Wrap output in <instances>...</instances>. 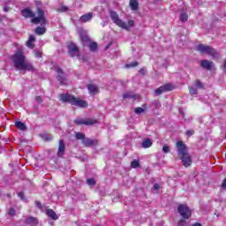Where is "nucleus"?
<instances>
[{"mask_svg":"<svg viewBox=\"0 0 226 226\" xmlns=\"http://www.w3.org/2000/svg\"><path fill=\"white\" fill-rule=\"evenodd\" d=\"M12 62L14 63L16 70H19V72H34L33 64L26 59V56L22 50H18L12 56Z\"/></svg>","mask_w":226,"mask_h":226,"instance_id":"nucleus-1","label":"nucleus"},{"mask_svg":"<svg viewBox=\"0 0 226 226\" xmlns=\"http://www.w3.org/2000/svg\"><path fill=\"white\" fill-rule=\"evenodd\" d=\"M36 13L33 12L29 9H24L21 11V15L23 17H25L26 19H32V24H41V26H45V24H47V19L45 18V11L38 8Z\"/></svg>","mask_w":226,"mask_h":226,"instance_id":"nucleus-2","label":"nucleus"},{"mask_svg":"<svg viewBox=\"0 0 226 226\" xmlns=\"http://www.w3.org/2000/svg\"><path fill=\"white\" fill-rule=\"evenodd\" d=\"M178 157L181 160L184 167H190L192 165V156L188 153V147L183 141H177L176 143Z\"/></svg>","mask_w":226,"mask_h":226,"instance_id":"nucleus-3","label":"nucleus"},{"mask_svg":"<svg viewBox=\"0 0 226 226\" xmlns=\"http://www.w3.org/2000/svg\"><path fill=\"white\" fill-rule=\"evenodd\" d=\"M109 17L116 26L121 27L122 29H125V31H130V29L135 26V21H133V19H130L126 24V22L119 19V15L115 11H110Z\"/></svg>","mask_w":226,"mask_h":226,"instance_id":"nucleus-4","label":"nucleus"},{"mask_svg":"<svg viewBox=\"0 0 226 226\" xmlns=\"http://www.w3.org/2000/svg\"><path fill=\"white\" fill-rule=\"evenodd\" d=\"M60 98L62 102L71 103V105H74V107H80L81 109H86V107H87V102L86 101L77 98L70 94H60Z\"/></svg>","mask_w":226,"mask_h":226,"instance_id":"nucleus-5","label":"nucleus"},{"mask_svg":"<svg viewBox=\"0 0 226 226\" xmlns=\"http://www.w3.org/2000/svg\"><path fill=\"white\" fill-rule=\"evenodd\" d=\"M196 50L198 52H200L201 54H207V56H211L213 59H219L220 58V54L216 49H215L211 46H206L204 44H199L196 46Z\"/></svg>","mask_w":226,"mask_h":226,"instance_id":"nucleus-6","label":"nucleus"},{"mask_svg":"<svg viewBox=\"0 0 226 226\" xmlns=\"http://www.w3.org/2000/svg\"><path fill=\"white\" fill-rule=\"evenodd\" d=\"M177 211L180 215V216H182V218H184V220H190V218H192V210L190 209V207L186 205H179L177 207Z\"/></svg>","mask_w":226,"mask_h":226,"instance_id":"nucleus-7","label":"nucleus"},{"mask_svg":"<svg viewBox=\"0 0 226 226\" xmlns=\"http://www.w3.org/2000/svg\"><path fill=\"white\" fill-rule=\"evenodd\" d=\"M67 49H68V54L71 57H79L80 51H79V47H77L75 43L69 42Z\"/></svg>","mask_w":226,"mask_h":226,"instance_id":"nucleus-8","label":"nucleus"},{"mask_svg":"<svg viewBox=\"0 0 226 226\" xmlns=\"http://www.w3.org/2000/svg\"><path fill=\"white\" fill-rule=\"evenodd\" d=\"M75 124L80 125V124H85L86 126H91L93 124H96L98 123V120L93 119V118H80L78 117L74 120Z\"/></svg>","mask_w":226,"mask_h":226,"instance_id":"nucleus-9","label":"nucleus"},{"mask_svg":"<svg viewBox=\"0 0 226 226\" xmlns=\"http://www.w3.org/2000/svg\"><path fill=\"white\" fill-rule=\"evenodd\" d=\"M56 73H58L56 79L58 80V82H60V86H67L68 85V79H66V77H64V72H63V70L59 67H57L56 69Z\"/></svg>","mask_w":226,"mask_h":226,"instance_id":"nucleus-10","label":"nucleus"},{"mask_svg":"<svg viewBox=\"0 0 226 226\" xmlns=\"http://www.w3.org/2000/svg\"><path fill=\"white\" fill-rule=\"evenodd\" d=\"M174 89V86L172 84H166L162 85L159 88L155 89V94H162V93H165V91H172Z\"/></svg>","mask_w":226,"mask_h":226,"instance_id":"nucleus-11","label":"nucleus"},{"mask_svg":"<svg viewBox=\"0 0 226 226\" xmlns=\"http://www.w3.org/2000/svg\"><path fill=\"white\" fill-rule=\"evenodd\" d=\"M83 146L85 147H93L94 146H98V139H91L89 138H85L82 141Z\"/></svg>","mask_w":226,"mask_h":226,"instance_id":"nucleus-12","label":"nucleus"},{"mask_svg":"<svg viewBox=\"0 0 226 226\" xmlns=\"http://www.w3.org/2000/svg\"><path fill=\"white\" fill-rule=\"evenodd\" d=\"M65 149H66V145L64 144V140L60 139L58 143V151H57V156H59V158H63Z\"/></svg>","mask_w":226,"mask_h":226,"instance_id":"nucleus-13","label":"nucleus"},{"mask_svg":"<svg viewBox=\"0 0 226 226\" xmlns=\"http://www.w3.org/2000/svg\"><path fill=\"white\" fill-rule=\"evenodd\" d=\"M87 89L90 94H98V93H100V88H98V87L94 84L87 85Z\"/></svg>","mask_w":226,"mask_h":226,"instance_id":"nucleus-14","label":"nucleus"},{"mask_svg":"<svg viewBox=\"0 0 226 226\" xmlns=\"http://www.w3.org/2000/svg\"><path fill=\"white\" fill-rule=\"evenodd\" d=\"M200 66L205 70H211V68H213V62L209 60H202L200 62Z\"/></svg>","mask_w":226,"mask_h":226,"instance_id":"nucleus-15","label":"nucleus"},{"mask_svg":"<svg viewBox=\"0 0 226 226\" xmlns=\"http://www.w3.org/2000/svg\"><path fill=\"white\" fill-rule=\"evenodd\" d=\"M26 223H27L30 226H36L38 225V219L36 217L28 216L26 219Z\"/></svg>","mask_w":226,"mask_h":226,"instance_id":"nucleus-16","label":"nucleus"},{"mask_svg":"<svg viewBox=\"0 0 226 226\" xmlns=\"http://www.w3.org/2000/svg\"><path fill=\"white\" fill-rule=\"evenodd\" d=\"M93 19V12H88L79 18L80 22H89Z\"/></svg>","mask_w":226,"mask_h":226,"instance_id":"nucleus-17","label":"nucleus"},{"mask_svg":"<svg viewBox=\"0 0 226 226\" xmlns=\"http://www.w3.org/2000/svg\"><path fill=\"white\" fill-rule=\"evenodd\" d=\"M46 215L49 217L52 218V220H57L59 217L57 216V214L54 212L52 209H48L46 210Z\"/></svg>","mask_w":226,"mask_h":226,"instance_id":"nucleus-18","label":"nucleus"},{"mask_svg":"<svg viewBox=\"0 0 226 226\" xmlns=\"http://www.w3.org/2000/svg\"><path fill=\"white\" fill-rule=\"evenodd\" d=\"M151 146H153V141H151L150 139H146L141 143V147H143L144 149H147L148 147H151Z\"/></svg>","mask_w":226,"mask_h":226,"instance_id":"nucleus-19","label":"nucleus"},{"mask_svg":"<svg viewBox=\"0 0 226 226\" xmlns=\"http://www.w3.org/2000/svg\"><path fill=\"white\" fill-rule=\"evenodd\" d=\"M129 4L133 11H137V10H139V2L137 0H130Z\"/></svg>","mask_w":226,"mask_h":226,"instance_id":"nucleus-20","label":"nucleus"},{"mask_svg":"<svg viewBox=\"0 0 226 226\" xmlns=\"http://www.w3.org/2000/svg\"><path fill=\"white\" fill-rule=\"evenodd\" d=\"M123 98L124 99V100H126V99H130V100H137V95H135L133 93H132V92H126V93H124V94H123Z\"/></svg>","mask_w":226,"mask_h":226,"instance_id":"nucleus-21","label":"nucleus"},{"mask_svg":"<svg viewBox=\"0 0 226 226\" xmlns=\"http://www.w3.org/2000/svg\"><path fill=\"white\" fill-rule=\"evenodd\" d=\"M45 33H47V28H45V26H37L35 28V34H39V36L45 34Z\"/></svg>","mask_w":226,"mask_h":226,"instance_id":"nucleus-22","label":"nucleus"},{"mask_svg":"<svg viewBox=\"0 0 226 226\" xmlns=\"http://www.w3.org/2000/svg\"><path fill=\"white\" fill-rule=\"evenodd\" d=\"M15 125L17 126V128L19 130H21L22 132H26V130H27V127L26 126V124H24L20 121L16 122Z\"/></svg>","mask_w":226,"mask_h":226,"instance_id":"nucleus-23","label":"nucleus"},{"mask_svg":"<svg viewBox=\"0 0 226 226\" xmlns=\"http://www.w3.org/2000/svg\"><path fill=\"white\" fill-rule=\"evenodd\" d=\"M75 138L77 139V140H82V142H84V140L86 139V134L82 132H76Z\"/></svg>","mask_w":226,"mask_h":226,"instance_id":"nucleus-24","label":"nucleus"},{"mask_svg":"<svg viewBox=\"0 0 226 226\" xmlns=\"http://www.w3.org/2000/svg\"><path fill=\"white\" fill-rule=\"evenodd\" d=\"M194 86L198 89H204V84L200 82V79H196L195 82H194Z\"/></svg>","mask_w":226,"mask_h":226,"instance_id":"nucleus-25","label":"nucleus"},{"mask_svg":"<svg viewBox=\"0 0 226 226\" xmlns=\"http://www.w3.org/2000/svg\"><path fill=\"white\" fill-rule=\"evenodd\" d=\"M180 20H181V22H186V20H188V14L182 11L180 13Z\"/></svg>","mask_w":226,"mask_h":226,"instance_id":"nucleus-26","label":"nucleus"},{"mask_svg":"<svg viewBox=\"0 0 226 226\" xmlns=\"http://www.w3.org/2000/svg\"><path fill=\"white\" fill-rule=\"evenodd\" d=\"M131 167L132 169H137L138 167H140V163L139 162V161L134 160L131 162Z\"/></svg>","mask_w":226,"mask_h":226,"instance_id":"nucleus-27","label":"nucleus"},{"mask_svg":"<svg viewBox=\"0 0 226 226\" xmlns=\"http://www.w3.org/2000/svg\"><path fill=\"white\" fill-rule=\"evenodd\" d=\"M135 66H139V62H132L131 64H125V68H135Z\"/></svg>","mask_w":226,"mask_h":226,"instance_id":"nucleus-28","label":"nucleus"},{"mask_svg":"<svg viewBox=\"0 0 226 226\" xmlns=\"http://www.w3.org/2000/svg\"><path fill=\"white\" fill-rule=\"evenodd\" d=\"M56 11H58V13H64V11H68V7L63 5L60 8H58Z\"/></svg>","mask_w":226,"mask_h":226,"instance_id":"nucleus-29","label":"nucleus"},{"mask_svg":"<svg viewBox=\"0 0 226 226\" xmlns=\"http://www.w3.org/2000/svg\"><path fill=\"white\" fill-rule=\"evenodd\" d=\"M80 40L81 41H89V36H87L86 34H81Z\"/></svg>","mask_w":226,"mask_h":226,"instance_id":"nucleus-30","label":"nucleus"},{"mask_svg":"<svg viewBox=\"0 0 226 226\" xmlns=\"http://www.w3.org/2000/svg\"><path fill=\"white\" fill-rule=\"evenodd\" d=\"M87 183L89 186H94L96 185V182L94 181V178H89L87 180Z\"/></svg>","mask_w":226,"mask_h":226,"instance_id":"nucleus-31","label":"nucleus"},{"mask_svg":"<svg viewBox=\"0 0 226 226\" xmlns=\"http://www.w3.org/2000/svg\"><path fill=\"white\" fill-rule=\"evenodd\" d=\"M89 49L90 50H96V49H98V44L96 42H92L89 45Z\"/></svg>","mask_w":226,"mask_h":226,"instance_id":"nucleus-32","label":"nucleus"},{"mask_svg":"<svg viewBox=\"0 0 226 226\" xmlns=\"http://www.w3.org/2000/svg\"><path fill=\"white\" fill-rule=\"evenodd\" d=\"M146 109H144V108L141 107H138L134 109L135 114H142V112H145Z\"/></svg>","mask_w":226,"mask_h":226,"instance_id":"nucleus-33","label":"nucleus"},{"mask_svg":"<svg viewBox=\"0 0 226 226\" xmlns=\"http://www.w3.org/2000/svg\"><path fill=\"white\" fill-rule=\"evenodd\" d=\"M8 215H9V216H15V215H16L15 208L11 207V208L9 209V211H8Z\"/></svg>","mask_w":226,"mask_h":226,"instance_id":"nucleus-34","label":"nucleus"},{"mask_svg":"<svg viewBox=\"0 0 226 226\" xmlns=\"http://www.w3.org/2000/svg\"><path fill=\"white\" fill-rule=\"evenodd\" d=\"M189 93L191 94H197V90L195 89V87H189Z\"/></svg>","mask_w":226,"mask_h":226,"instance_id":"nucleus-35","label":"nucleus"},{"mask_svg":"<svg viewBox=\"0 0 226 226\" xmlns=\"http://www.w3.org/2000/svg\"><path fill=\"white\" fill-rule=\"evenodd\" d=\"M162 151H163V153H170V147H169V146H167V145H164L163 147H162Z\"/></svg>","mask_w":226,"mask_h":226,"instance_id":"nucleus-36","label":"nucleus"},{"mask_svg":"<svg viewBox=\"0 0 226 226\" xmlns=\"http://www.w3.org/2000/svg\"><path fill=\"white\" fill-rule=\"evenodd\" d=\"M35 206L38 207V209H43V204H41L40 201H35Z\"/></svg>","mask_w":226,"mask_h":226,"instance_id":"nucleus-37","label":"nucleus"},{"mask_svg":"<svg viewBox=\"0 0 226 226\" xmlns=\"http://www.w3.org/2000/svg\"><path fill=\"white\" fill-rule=\"evenodd\" d=\"M26 47H28V49H34V44H33L31 41H27Z\"/></svg>","mask_w":226,"mask_h":226,"instance_id":"nucleus-38","label":"nucleus"},{"mask_svg":"<svg viewBox=\"0 0 226 226\" xmlns=\"http://www.w3.org/2000/svg\"><path fill=\"white\" fill-rule=\"evenodd\" d=\"M177 226H186V221H185V219L180 220L177 222Z\"/></svg>","mask_w":226,"mask_h":226,"instance_id":"nucleus-39","label":"nucleus"},{"mask_svg":"<svg viewBox=\"0 0 226 226\" xmlns=\"http://www.w3.org/2000/svg\"><path fill=\"white\" fill-rule=\"evenodd\" d=\"M195 133V131L194 130H188L186 132V135L187 137H192V135H193Z\"/></svg>","mask_w":226,"mask_h":226,"instance_id":"nucleus-40","label":"nucleus"},{"mask_svg":"<svg viewBox=\"0 0 226 226\" xmlns=\"http://www.w3.org/2000/svg\"><path fill=\"white\" fill-rule=\"evenodd\" d=\"M35 102H37V103H41V102H43V101L41 100V96L37 95V96L35 97Z\"/></svg>","mask_w":226,"mask_h":226,"instance_id":"nucleus-41","label":"nucleus"},{"mask_svg":"<svg viewBox=\"0 0 226 226\" xmlns=\"http://www.w3.org/2000/svg\"><path fill=\"white\" fill-rule=\"evenodd\" d=\"M34 56H35V57H38V58H40V57H41V51H34Z\"/></svg>","mask_w":226,"mask_h":226,"instance_id":"nucleus-42","label":"nucleus"},{"mask_svg":"<svg viewBox=\"0 0 226 226\" xmlns=\"http://www.w3.org/2000/svg\"><path fill=\"white\" fill-rule=\"evenodd\" d=\"M139 73H140L141 75H146V73H147V71L146 69H144V68H141V69L139 70Z\"/></svg>","mask_w":226,"mask_h":226,"instance_id":"nucleus-43","label":"nucleus"},{"mask_svg":"<svg viewBox=\"0 0 226 226\" xmlns=\"http://www.w3.org/2000/svg\"><path fill=\"white\" fill-rule=\"evenodd\" d=\"M35 40H36V37H34V35H30L28 41H32V43H33L34 41H35Z\"/></svg>","mask_w":226,"mask_h":226,"instance_id":"nucleus-44","label":"nucleus"},{"mask_svg":"<svg viewBox=\"0 0 226 226\" xmlns=\"http://www.w3.org/2000/svg\"><path fill=\"white\" fill-rule=\"evenodd\" d=\"M222 190H226V178L223 180V182L222 184Z\"/></svg>","mask_w":226,"mask_h":226,"instance_id":"nucleus-45","label":"nucleus"},{"mask_svg":"<svg viewBox=\"0 0 226 226\" xmlns=\"http://www.w3.org/2000/svg\"><path fill=\"white\" fill-rule=\"evenodd\" d=\"M18 196L21 199V200H24V192H19Z\"/></svg>","mask_w":226,"mask_h":226,"instance_id":"nucleus-46","label":"nucleus"},{"mask_svg":"<svg viewBox=\"0 0 226 226\" xmlns=\"http://www.w3.org/2000/svg\"><path fill=\"white\" fill-rule=\"evenodd\" d=\"M154 190H160V184H154Z\"/></svg>","mask_w":226,"mask_h":226,"instance_id":"nucleus-47","label":"nucleus"},{"mask_svg":"<svg viewBox=\"0 0 226 226\" xmlns=\"http://www.w3.org/2000/svg\"><path fill=\"white\" fill-rule=\"evenodd\" d=\"M4 11H5V12L10 11V7H8V6L4 7Z\"/></svg>","mask_w":226,"mask_h":226,"instance_id":"nucleus-48","label":"nucleus"},{"mask_svg":"<svg viewBox=\"0 0 226 226\" xmlns=\"http://www.w3.org/2000/svg\"><path fill=\"white\" fill-rule=\"evenodd\" d=\"M179 114L182 115L183 117H185V112H183L181 109H179Z\"/></svg>","mask_w":226,"mask_h":226,"instance_id":"nucleus-49","label":"nucleus"},{"mask_svg":"<svg viewBox=\"0 0 226 226\" xmlns=\"http://www.w3.org/2000/svg\"><path fill=\"white\" fill-rule=\"evenodd\" d=\"M192 226H202V224L199 223V222H196L194 223Z\"/></svg>","mask_w":226,"mask_h":226,"instance_id":"nucleus-50","label":"nucleus"},{"mask_svg":"<svg viewBox=\"0 0 226 226\" xmlns=\"http://www.w3.org/2000/svg\"><path fill=\"white\" fill-rule=\"evenodd\" d=\"M45 140H52V139L49 138V137H46L45 138Z\"/></svg>","mask_w":226,"mask_h":226,"instance_id":"nucleus-51","label":"nucleus"},{"mask_svg":"<svg viewBox=\"0 0 226 226\" xmlns=\"http://www.w3.org/2000/svg\"><path fill=\"white\" fill-rule=\"evenodd\" d=\"M109 47H110V43L108 46H106V50L109 49Z\"/></svg>","mask_w":226,"mask_h":226,"instance_id":"nucleus-52","label":"nucleus"}]
</instances>
